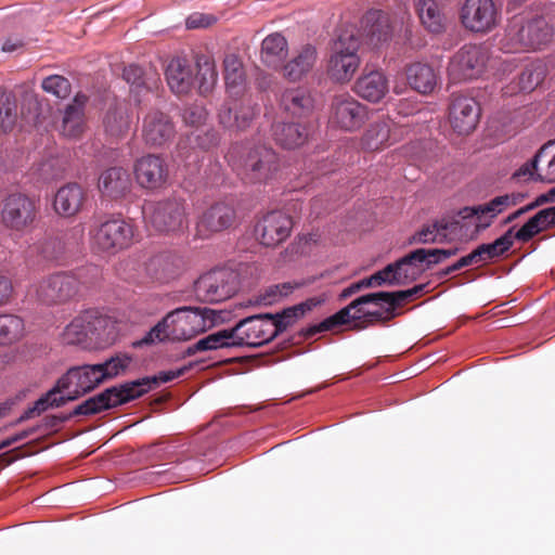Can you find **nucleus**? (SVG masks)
<instances>
[{"instance_id":"f257e3e1","label":"nucleus","mask_w":555,"mask_h":555,"mask_svg":"<svg viewBox=\"0 0 555 555\" xmlns=\"http://www.w3.org/2000/svg\"><path fill=\"white\" fill-rule=\"evenodd\" d=\"M276 337V330L271 313L247 317L233 327L224 328L197 340L188 347L186 354L232 347H260Z\"/></svg>"},{"instance_id":"f03ea898","label":"nucleus","mask_w":555,"mask_h":555,"mask_svg":"<svg viewBox=\"0 0 555 555\" xmlns=\"http://www.w3.org/2000/svg\"><path fill=\"white\" fill-rule=\"evenodd\" d=\"M190 367L191 365H185L177 370L159 372L158 375L153 377H144L130 383H125L119 387L115 386L107 388L101 393L93 396L78 404L64 420L78 415H93L129 402L143 396L162 383H168L181 377Z\"/></svg>"},{"instance_id":"7ed1b4c3","label":"nucleus","mask_w":555,"mask_h":555,"mask_svg":"<svg viewBox=\"0 0 555 555\" xmlns=\"http://www.w3.org/2000/svg\"><path fill=\"white\" fill-rule=\"evenodd\" d=\"M131 361L132 358L127 354H117L103 363L74 366L57 380L59 388L67 391V401L76 400L104 380L124 374Z\"/></svg>"},{"instance_id":"20e7f679","label":"nucleus","mask_w":555,"mask_h":555,"mask_svg":"<svg viewBox=\"0 0 555 555\" xmlns=\"http://www.w3.org/2000/svg\"><path fill=\"white\" fill-rule=\"evenodd\" d=\"M553 36V26L544 16L522 13L508 21L500 44L506 53L535 51L546 47Z\"/></svg>"},{"instance_id":"39448f33","label":"nucleus","mask_w":555,"mask_h":555,"mask_svg":"<svg viewBox=\"0 0 555 555\" xmlns=\"http://www.w3.org/2000/svg\"><path fill=\"white\" fill-rule=\"evenodd\" d=\"M228 157L233 170L247 184L268 183L280 169L279 155L266 144L235 146Z\"/></svg>"},{"instance_id":"423d86ee","label":"nucleus","mask_w":555,"mask_h":555,"mask_svg":"<svg viewBox=\"0 0 555 555\" xmlns=\"http://www.w3.org/2000/svg\"><path fill=\"white\" fill-rule=\"evenodd\" d=\"M116 335V321L99 309L80 312L63 331L66 344L83 347H104L112 344Z\"/></svg>"},{"instance_id":"0eeeda50","label":"nucleus","mask_w":555,"mask_h":555,"mask_svg":"<svg viewBox=\"0 0 555 555\" xmlns=\"http://www.w3.org/2000/svg\"><path fill=\"white\" fill-rule=\"evenodd\" d=\"M196 69L197 73L194 75L193 67L186 59H172L166 69V79L171 91L176 94H186L197 82L201 94L210 92L218 78L215 61L208 55H198Z\"/></svg>"},{"instance_id":"6e6552de","label":"nucleus","mask_w":555,"mask_h":555,"mask_svg":"<svg viewBox=\"0 0 555 555\" xmlns=\"http://www.w3.org/2000/svg\"><path fill=\"white\" fill-rule=\"evenodd\" d=\"M360 38L354 28L343 29L334 41L328 60L327 73L336 82H348L360 66Z\"/></svg>"},{"instance_id":"1a4fd4ad","label":"nucleus","mask_w":555,"mask_h":555,"mask_svg":"<svg viewBox=\"0 0 555 555\" xmlns=\"http://www.w3.org/2000/svg\"><path fill=\"white\" fill-rule=\"evenodd\" d=\"M462 27L478 35H487L499 27L502 11L494 0H464L459 9Z\"/></svg>"},{"instance_id":"9d476101","label":"nucleus","mask_w":555,"mask_h":555,"mask_svg":"<svg viewBox=\"0 0 555 555\" xmlns=\"http://www.w3.org/2000/svg\"><path fill=\"white\" fill-rule=\"evenodd\" d=\"M144 216L151 227L162 233H178L188 229L185 202L171 197L146 205Z\"/></svg>"},{"instance_id":"9b49d317","label":"nucleus","mask_w":555,"mask_h":555,"mask_svg":"<svg viewBox=\"0 0 555 555\" xmlns=\"http://www.w3.org/2000/svg\"><path fill=\"white\" fill-rule=\"evenodd\" d=\"M92 247L99 251L115 254L133 243V227L124 219H108L90 229Z\"/></svg>"},{"instance_id":"f8f14e48","label":"nucleus","mask_w":555,"mask_h":555,"mask_svg":"<svg viewBox=\"0 0 555 555\" xmlns=\"http://www.w3.org/2000/svg\"><path fill=\"white\" fill-rule=\"evenodd\" d=\"M171 340H189L214 324L215 311L208 308L180 307L167 313Z\"/></svg>"},{"instance_id":"ddd939ff","label":"nucleus","mask_w":555,"mask_h":555,"mask_svg":"<svg viewBox=\"0 0 555 555\" xmlns=\"http://www.w3.org/2000/svg\"><path fill=\"white\" fill-rule=\"evenodd\" d=\"M238 286V274L234 270L219 268L203 274L195 282V294L201 301L220 302L231 298Z\"/></svg>"},{"instance_id":"4468645a","label":"nucleus","mask_w":555,"mask_h":555,"mask_svg":"<svg viewBox=\"0 0 555 555\" xmlns=\"http://www.w3.org/2000/svg\"><path fill=\"white\" fill-rule=\"evenodd\" d=\"M488 59V49L482 44H464L449 61V78L454 82L476 79L483 73Z\"/></svg>"},{"instance_id":"2eb2a0df","label":"nucleus","mask_w":555,"mask_h":555,"mask_svg":"<svg viewBox=\"0 0 555 555\" xmlns=\"http://www.w3.org/2000/svg\"><path fill=\"white\" fill-rule=\"evenodd\" d=\"M259 112V106L248 95L230 99L219 111V124L230 131H245L251 126Z\"/></svg>"},{"instance_id":"dca6fc26","label":"nucleus","mask_w":555,"mask_h":555,"mask_svg":"<svg viewBox=\"0 0 555 555\" xmlns=\"http://www.w3.org/2000/svg\"><path fill=\"white\" fill-rule=\"evenodd\" d=\"M36 218L35 202L25 194H10L2 204L1 220L7 229L22 232Z\"/></svg>"},{"instance_id":"f3484780","label":"nucleus","mask_w":555,"mask_h":555,"mask_svg":"<svg viewBox=\"0 0 555 555\" xmlns=\"http://www.w3.org/2000/svg\"><path fill=\"white\" fill-rule=\"evenodd\" d=\"M366 118V107L349 94L334 96L331 104L330 122L336 127L353 131L359 129Z\"/></svg>"},{"instance_id":"a211bd4d","label":"nucleus","mask_w":555,"mask_h":555,"mask_svg":"<svg viewBox=\"0 0 555 555\" xmlns=\"http://www.w3.org/2000/svg\"><path fill=\"white\" fill-rule=\"evenodd\" d=\"M527 194L520 192H512L498 195L489 202L463 209V218L473 217L477 218V228L486 229L491 225L493 220L508 208L515 207L522 203Z\"/></svg>"},{"instance_id":"6ab92c4d","label":"nucleus","mask_w":555,"mask_h":555,"mask_svg":"<svg viewBox=\"0 0 555 555\" xmlns=\"http://www.w3.org/2000/svg\"><path fill=\"white\" fill-rule=\"evenodd\" d=\"M293 229L292 217L281 210L267 212L256 224L255 232L260 244L275 247L283 243Z\"/></svg>"},{"instance_id":"aec40b11","label":"nucleus","mask_w":555,"mask_h":555,"mask_svg":"<svg viewBox=\"0 0 555 555\" xmlns=\"http://www.w3.org/2000/svg\"><path fill=\"white\" fill-rule=\"evenodd\" d=\"M133 172L138 184L145 190L156 191L166 186L169 168L164 158L149 154L135 160Z\"/></svg>"},{"instance_id":"412c9836","label":"nucleus","mask_w":555,"mask_h":555,"mask_svg":"<svg viewBox=\"0 0 555 555\" xmlns=\"http://www.w3.org/2000/svg\"><path fill=\"white\" fill-rule=\"evenodd\" d=\"M78 292V280L68 273H56L43 279L37 287L38 299L46 305L63 304Z\"/></svg>"},{"instance_id":"4be33fe9","label":"nucleus","mask_w":555,"mask_h":555,"mask_svg":"<svg viewBox=\"0 0 555 555\" xmlns=\"http://www.w3.org/2000/svg\"><path fill=\"white\" fill-rule=\"evenodd\" d=\"M480 117L478 102L464 94H452L449 106V120L455 132L468 134L477 126Z\"/></svg>"},{"instance_id":"5701e85b","label":"nucleus","mask_w":555,"mask_h":555,"mask_svg":"<svg viewBox=\"0 0 555 555\" xmlns=\"http://www.w3.org/2000/svg\"><path fill=\"white\" fill-rule=\"evenodd\" d=\"M412 274L413 273H411L409 270H402L399 260H397L387 264L383 270L375 272L370 278H365L356 283H352L350 286L343 289L339 298L345 300L361 289L373 286H382L384 284L400 285L410 279Z\"/></svg>"},{"instance_id":"b1692460","label":"nucleus","mask_w":555,"mask_h":555,"mask_svg":"<svg viewBox=\"0 0 555 555\" xmlns=\"http://www.w3.org/2000/svg\"><path fill=\"white\" fill-rule=\"evenodd\" d=\"M176 130L170 117L160 111H151L143 118L142 138L151 147H160L169 143Z\"/></svg>"},{"instance_id":"393cba45","label":"nucleus","mask_w":555,"mask_h":555,"mask_svg":"<svg viewBox=\"0 0 555 555\" xmlns=\"http://www.w3.org/2000/svg\"><path fill=\"white\" fill-rule=\"evenodd\" d=\"M235 220L234 208L225 203H216L206 209L196 224V235L201 238L209 237L214 233L230 228Z\"/></svg>"},{"instance_id":"a878e982","label":"nucleus","mask_w":555,"mask_h":555,"mask_svg":"<svg viewBox=\"0 0 555 555\" xmlns=\"http://www.w3.org/2000/svg\"><path fill=\"white\" fill-rule=\"evenodd\" d=\"M183 259L170 251L151 257L144 264L147 278L154 282L168 283L180 275L183 269Z\"/></svg>"},{"instance_id":"bb28decb","label":"nucleus","mask_w":555,"mask_h":555,"mask_svg":"<svg viewBox=\"0 0 555 555\" xmlns=\"http://www.w3.org/2000/svg\"><path fill=\"white\" fill-rule=\"evenodd\" d=\"M102 124L106 135L113 139L126 137L132 125L130 104L126 101H116L109 104L104 113Z\"/></svg>"},{"instance_id":"cd10ccee","label":"nucleus","mask_w":555,"mask_h":555,"mask_svg":"<svg viewBox=\"0 0 555 555\" xmlns=\"http://www.w3.org/2000/svg\"><path fill=\"white\" fill-rule=\"evenodd\" d=\"M362 312H363V309L357 310L356 308H351V302H350L347 307L340 309L338 312L326 318L322 322L314 324V325H310L306 328H302L299 332V336H301L304 339H309V338H312L313 336H315L317 334L331 331V330L337 327L338 325L348 324L350 322H354V324H353L354 328L362 330L365 327V325H363V321H362V317H363V314H361Z\"/></svg>"},{"instance_id":"c85d7f7f","label":"nucleus","mask_w":555,"mask_h":555,"mask_svg":"<svg viewBox=\"0 0 555 555\" xmlns=\"http://www.w3.org/2000/svg\"><path fill=\"white\" fill-rule=\"evenodd\" d=\"M86 198L87 194L82 186L70 182L56 191L53 198V209L61 217H74L82 209Z\"/></svg>"},{"instance_id":"c756f323","label":"nucleus","mask_w":555,"mask_h":555,"mask_svg":"<svg viewBox=\"0 0 555 555\" xmlns=\"http://www.w3.org/2000/svg\"><path fill=\"white\" fill-rule=\"evenodd\" d=\"M318 62V51L312 44H305L285 63L283 76L289 81H299L308 76Z\"/></svg>"},{"instance_id":"7c9ffc66","label":"nucleus","mask_w":555,"mask_h":555,"mask_svg":"<svg viewBox=\"0 0 555 555\" xmlns=\"http://www.w3.org/2000/svg\"><path fill=\"white\" fill-rule=\"evenodd\" d=\"M393 124L389 119H379L372 122L362 137V146L367 151L383 150L399 140L398 131L392 128Z\"/></svg>"},{"instance_id":"2f4dec72","label":"nucleus","mask_w":555,"mask_h":555,"mask_svg":"<svg viewBox=\"0 0 555 555\" xmlns=\"http://www.w3.org/2000/svg\"><path fill=\"white\" fill-rule=\"evenodd\" d=\"M417 14L424 28L434 35L443 34L449 26L444 7L436 0H420Z\"/></svg>"},{"instance_id":"473e14b6","label":"nucleus","mask_w":555,"mask_h":555,"mask_svg":"<svg viewBox=\"0 0 555 555\" xmlns=\"http://www.w3.org/2000/svg\"><path fill=\"white\" fill-rule=\"evenodd\" d=\"M353 90L360 98L377 103L388 92V80L382 72L372 70L357 79Z\"/></svg>"},{"instance_id":"72a5a7b5","label":"nucleus","mask_w":555,"mask_h":555,"mask_svg":"<svg viewBox=\"0 0 555 555\" xmlns=\"http://www.w3.org/2000/svg\"><path fill=\"white\" fill-rule=\"evenodd\" d=\"M131 180L128 171L121 167H112L102 172L99 190L104 196L119 198L129 192Z\"/></svg>"},{"instance_id":"f704fd0d","label":"nucleus","mask_w":555,"mask_h":555,"mask_svg":"<svg viewBox=\"0 0 555 555\" xmlns=\"http://www.w3.org/2000/svg\"><path fill=\"white\" fill-rule=\"evenodd\" d=\"M89 98L78 92L73 103L65 108L62 120V133L69 138H76L83 131L85 107Z\"/></svg>"},{"instance_id":"c9c22d12","label":"nucleus","mask_w":555,"mask_h":555,"mask_svg":"<svg viewBox=\"0 0 555 555\" xmlns=\"http://www.w3.org/2000/svg\"><path fill=\"white\" fill-rule=\"evenodd\" d=\"M272 135L276 144L283 149H297L309 139L306 126L299 122H275L272 127Z\"/></svg>"},{"instance_id":"e433bc0d","label":"nucleus","mask_w":555,"mask_h":555,"mask_svg":"<svg viewBox=\"0 0 555 555\" xmlns=\"http://www.w3.org/2000/svg\"><path fill=\"white\" fill-rule=\"evenodd\" d=\"M457 253V248L454 249H425L418 248L404 257L399 259L402 270H409L412 274L410 279H414L416 272L413 268L417 262H427V266L439 263Z\"/></svg>"},{"instance_id":"4c0bfd02","label":"nucleus","mask_w":555,"mask_h":555,"mask_svg":"<svg viewBox=\"0 0 555 555\" xmlns=\"http://www.w3.org/2000/svg\"><path fill=\"white\" fill-rule=\"evenodd\" d=\"M281 106L292 116L302 117L312 111L313 100L308 90L304 88H293L283 92Z\"/></svg>"},{"instance_id":"58836bf2","label":"nucleus","mask_w":555,"mask_h":555,"mask_svg":"<svg viewBox=\"0 0 555 555\" xmlns=\"http://www.w3.org/2000/svg\"><path fill=\"white\" fill-rule=\"evenodd\" d=\"M406 79L409 85L422 94L431 93L437 86V75L428 64H411L406 68Z\"/></svg>"},{"instance_id":"ea45409f","label":"nucleus","mask_w":555,"mask_h":555,"mask_svg":"<svg viewBox=\"0 0 555 555\" xmlns=\"http://www.w3.org/2000/svg\"><path fill=\"white\" fill-rule=\"evenodd\" d=\"M361 28L372 41L387 40L390 29L388 20L382 11L371 10L361 20Z\"/></svg>"},{"instance_id":"a19ab883","label":"nucleus","mask_w":555,"mask_h":555,"mask_svg":"<svg viewBox=\"0 0 555 555\" xmlns=\"http://www.w3.org/2000/svg\"><path fill=\"white\" fill-rule=\"evenodd\" d=\"M224 80L231 94H236L244 87L245 73L241 59L234 54H227L223 60Z\"/></svg>"},{"instance_id":"79ce46f5","label":"nucleus","mask_w":555,"mask_h":555,"mask_svg":"<svg viewBox=\"0 0 555 555\" xmlns=\"http://www.w3.org/2000/svg\"><path fill=\"white\" fill-rule=\"evenodd\" d=\"M314 304L308 300L293 307L284 309L281 313L272 314L276 336L292 326L297 320L302 318L306 312L310 311Z\"/></svg>"},{"instance_id":"37998d69","label":"nucleus","mask_w":555,"mask_h":555,"mask_svg":"<svg viewBox=\"0 0 555 555\" xmlns=\"http://www.w3.org/2000/svg\"><path fill=\"white\" fill-rule=\"evenodd\" d=\"M287 50V41L281 34L267 36L261 44V59L268 65L276 64Z\"/></svg>"},{"instance_id":"c03bdc74","label":"nucleus","mask_w":555,"mask_h":555,"mask_svg":"<svg viewBox=\"0 0 555 555\" xmlns=\"http://www.w3.org/2000/svg\"><path fill=\"white\" fill-rule=\"evenodd\" d=\"M24 321L15 314H0V345H9L23 336Z\"/></svg>"},{"instance_id":"a18cd8bd","label":"nucleus","mask_w":555,"mask_h":555,"mask_svg":"<svg viewBox=\"0 0 555 555\" xmlns=\"http://www.w3.org/2000/svg\"><path fill=\"white\" fill-rule=\"evenodd\" d=\"M546 67L542 62L531 63L524 68L518 78V86L522 92L533 91L545 78Z\"/></svg>"},{"instance_id":"49530a36","label":"nucleus","mask_w":555,"mask_h":555,"mask_svg":"<svg viewBox=\"0 0 555 555\" xmlns=\"http://www.w3.org/2000/svg\"><path fill=\"white\" fill-rule=\"evenodd\" d=\"M171 340V328L168 317H164L155 326H153L142 339L133 343L134 347L153 345L165 340Z\"/></svg>"},{"instance_id":"de8ad7c7","label":"nucleus","mask_w":555,"mask_h":555,"mask_svg":"<svg viewBox=\"0 0 555 555\" xmlns=\"http://www.w3.org/2000/svg\"><path fill=\"white\" fill-rule=\"evenodd\" d=\"M553 143L543 144L533 158L525 163L514 175L516 179L527 178L528 180L537 181L538 175H541V170L538 168V163L545 156H547Z\"/></svg>"},{"instance_id":"09e8293b","label":"nucleus","mask_w":555,"mask_h":555,"mask_svg":"<svg viewBox=\"0 0 555 555\" xmlns=\"http://www.w3.org/2000/svg\"><path fill=\"white\" fill-rule=\"evenodd\" d=\"M513 230H515L514 227L509 228L502 236L492 243L481 244L482 250L485 251L488 260L499 258L512 248L514 245Z\"/></svg>"},{"instance_id":"8fccbe9b","label":"nucleus","mask_w":555,"mask_h":555,"mask_svg":"<svg viewBox=\"0 0 555 555\" xmlns=\"http://www.w3.org/2000/svg\"><path fill=\"white\" fill-rule=\"evenodd\" d=\"M42 89L60 99L70 94L72 86L67 78L60 75H51L42 80Z\"/></svg>"},{"instance_id":"3c124183","label":"nucleus","mask_w":555,"mask_h":555,"mask_svg":"<svg viewBox=\"0 0 555 555\" xmlns=\"http://www.w3.org/2000/svg\"><path fill=\"white\" fill-rule=\"evenodd\" d=\"M63 392L61 388H59V384L48 391L43 397L39 398L34 405L31 406L35 411L36 415H40L42 412H44L49 406H62L65 402H67V399L65 396H59V393Z\"/></svg>"},{"instance_id":"603ef678","label":"nucleus","mask_w":555,"mask_h":555,"mask_svg":"<svg viewBox=\"0 0 555 555\" xmlns=\"http://www.w3.org/2000/svg\"><path fill=\"white\" fill-rule=\"evenodd\" d=\"M424 285H416L410 289L387 292L389 297H386V305L389 306V310L396 312V309L403 304L410 301L414 296L421 294L424 289Z\"/></svg>"},{"instance_id":"864d4df0","label":"nucleus","mask_w":555,"mask_h":555,"mask_svg":"<svg viewBox=\"0 0 555 555\" xmlns=\"http://www.w3.org/2000/svg\"><path fill=\"white\" fill-rule=\"evenodd\" d=\"M541 232L538 219L532 216L518 231H513V242L516 240L527 243Z\"/></svg>"},{"instance_id":"5fc2aeb1","label":"nucleus","mask_w":555,"mask_h":555,"mask_svg":"<svg viewBox=\"0 0 555 555\" xmlns=\"http://www.w3.org/2000/svg\"><path fill=\"white\" fill-rule=\"evenodd\" d=\"M16 114L9 98L0 100V127L2 131H11L15 125Z\"/></svg>"},{"instance_id":"6e6d98bb","label":"nucleus","mask_w":555,"mask_h":555,"mask_svg":"<svg viewBox=\"0 0 555 555\" xmlns=\"http://www.w3.org/2000/svg\"><path fill=\"white\" fill-rule=\"evenodd\" d=\"M183 120L186 125L198 127L207 118V112L202 105H190L183 111Z\"/></svg>"},{"instance_id":"4d7b16f0","label":"nucleus","mask_w":555,"mask_h":555,"mask_svg":"<svg viewBox=\"0 0 555 555\" xmlns=\"http://www.w3.org/2000/svg\"><path fill=\"white\" fill-rule=\"evenodd\" d=\"M361 314H363L362 321H363V325H365V326H366V323H372V322H383V323L388 322L397 315L396 312H392L391 310H389L388 305H383V307H379L378 310H374V311H364L363 310V312Z\"/></svg>"},{"instance_id":"13d9d810","label":"nucleus","mask_w":555,"mask_h":555,"mask_svg":"<svg viewBox=\"0 0 555 555\" xmlns=\"http://www.w3.org/2000/svg\"><path fill=\"white\" fill-rule=\"evenodd\" d=\"M446 230V227H439L438 223L424 227L421 231L416 232L410 240V243L428 244L437 242L439 230Z\"/></svg>"},{"instance_id":"bf43d9fd","label":"nucleus","mask_w":555,"mask_h":555,"mask_svg":"<svg viewBox=\"0 0 555 555\" xmlns=\"http://www.w3.org/2000/svg\"><path fill=\"white\" fill-rule=\"evenodd\" d=\"M144 72L138 65H129L124 69L122 77L124 79L135 88L146 87L150 89L151 87L146 83L144 79Z\"/></svg>"},{"instance_id":"052dcab7","label":"nucleus","mask_w":555,"mask_h":555,"mask_svg":"<svg viewBox=\"0 0 555 555\" xmlns=\"http://www.w3.org/2000/svg\"><path fill=\"white\" fill-rule=\"evenodd\" d=\"M386 297H389L387 292L366 294L351 301V308H356L357 310L363 309V306L367 304L383 307V305H386Z\"/></svg>"},{"instance_id":"680f3d73","label":"nucleus","mask_w":555,"mask_h":555,"mask_svg":"<svg viewBox=\"0 0 555 555\" xmlns=\"http://www.w3.org/2000/svg\"><path fill=\"white\" fill-rule=\"evenodd\" d=\"M547 143H553L548 154L551 158L547 162L545 169L541 170V175H538L537 181L545 183L555 182V140H551Z\"/></svg>"},{"instance_id":"e2e57ef3","label":"nucleus","mask_w":555,"mask_h":555,"mask_svg":"<svg viewBox=\"0 0 555 555\" xmlns=\"http://www.w3.org/2000/svg\"><path fill=\"white\" fill-rule=\"evenodd\" d=\"M216 22V18L211 15L195 12L191 14L186 21L185 25L189 29H196V28H206L210 25H212Z\"/></svg>"},{"instance_id":"0e129e2a","label":"nucleus","mask_w":555,"mask_h":555,"mask_svg":"<svg viewBox=\"0 0 555 555\" xmlns=\"http://www.w3.org/2000/svg\"><path fill=\"white\" fill-rule=\"evenodd\" d=\"M282 295L279 292V286L271 285L264 289V292L260 295L259 302L262 305H272L282 299Z\"/></svg>"},{"instance_id":"69168bd1","label":"nucleus","mask_w":555,"mask_h":555,"mask_svg":"<svg viewBox=\"0 0 555 555\" xmlns=\"http://www.w3.org/2000/svg\"><path fill=\"white\" fill-rule=\"evenodd\" d=\"M12 292V282L7 276L0 275V306L9 302Z\"/></svg>"},{"instance_id":"338daca9","label":"nucleus","mask_w":555,"mask_h":555,"mask_svg":"<svg viewBox=\"0 0 555 555\" xmlns=\"http://www.w3.org/2000/svg\"><path fill=\"white\" fill-rule=\"evenodd\" d=\"M534 216L538 219L542 232L555 228L548 208L538 211Z\"/></svg>"},{"instance_id":"774afa93","label":"nucleus","mask_w":555,"mask_h":555,"mask_svg":"<svg viewBox=\"0 0 555 555\" xmlns=\"http://www.w3.org/2000/svg\"><path fill=\"white\" fill-rule=\"evenodd\" d=\"M276 286H279V292L282 295V297L284 298V297H287L288 295H291L294 292V289L298 288L300 286V284L292 283V282H284L281 284H276Z\"/></svg>"}]
</instances>
